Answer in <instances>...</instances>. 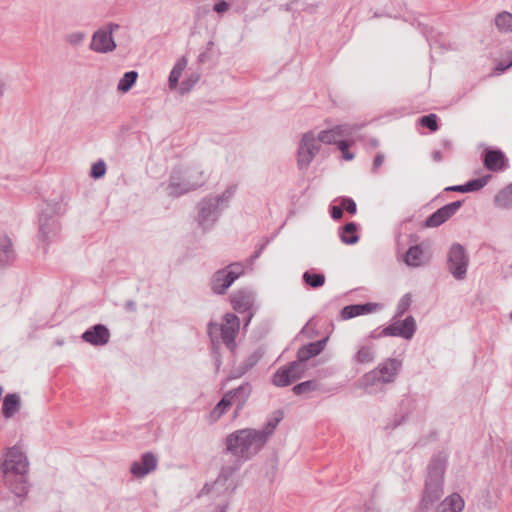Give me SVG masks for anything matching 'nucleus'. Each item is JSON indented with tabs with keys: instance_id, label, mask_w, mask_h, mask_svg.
I'll use <instances>...</instances> for the list:
<instances>
[{
	"instance_id": "obj_14",
	"label": "nucleus",
	"mask_w": 512,
	"mask_h": 512,
	"mask_svg": "<svg viewBox=\"0 0 512 512\" xmlns=\"http://www.w3.org/2000/svg\"><path fill=\"white\" fill-rule=\"evenodd\" d=\"M305 367L292 361L280 367L272 376V383L277 387H287L304 376Z\"/></svg>"
},
{
	"instance_id": "obj_8",
	"label": "nucleus",
	"mask_w": 512,
	"mask_h": 512,
	"mask_svg": "<svg viewBox=\"0 0 512 512\" xmlns=\"http://www.w3.org/2000/svg\"><path fill=\"white\" fill-rule=\"evenodd\" d=\"M202 187V181H190L181 167H175L170 173L166 192L171 197H180Z\"/></svg>"
},
{
	"instance_id": "obj_63",
	"label": "nucleus",
	"mask_w": 512,
	"mask_h": 512,
	"mask_svg": "<svg viewBox=\"0 0 512 512\" xmlns=\"http://www.w3.org/2000/svg\"><path fill=\"white\" fill-rule=\"evenodd\" d=\"M212 490H215V491H216V488H213V487H212V484L206 483V484L204 485V487L202 488L201 492H202V493H209V492H211Z\"/></svg>"
},
{
	"instance_id": "obj_5",
	"label": "nucleus",
	"mask_w": 512,
	"mask_h": 512,
	"mask_svg": "<svg viewBox=\"0 0 512 512\" xmlns=\"http://www.w3.org/2000/svg\"><path fill=\"white\" fill-rule=\"evenodd\" d=\"M402 368V361L396 358H387L378 364L376 368L364 374L362 384L365 387L378 383H393Z\"/></svg>"
},
{
	"instance_id": "obj_16",
	"label": "nucleus",
	"mask_w": 512,
	"mask_h": 512,
	"mask_svg": "<svg viewBox=\"0 0 512 512\" xmlns=\"http://www.w3.org/2000/svg\"><path fill=\"white\" fill-rule=\"evenodd\" d=\"M481 159L484 167L492 172L504 171L509 167L508 158L499 148H485L481 154Z\"/></svg>"
},
{
	"instance_id": "obj_59",
	"label": "nucleus",
	"mask_w": 512,
	"mask_h": 512,
	"mask_svg": "<svg viewBox=\"0 0 512 512\" xmlns=\"http://www.w3.org/2000/svg\"><path fill=\"white\" fill-rule=\"evenodd\" d=\"M409 413H410V411H407L399 419H395L394 424H393V428H396L400 424H402L406 420V418L408 417Z\"/></svg>"
},
{
	"instance_id": "obj_28",
	"label": "nucleus",
	"mask_w": 512,
	"mask_h": 512,
	"mask_svg": "<svg viewBox=\"0 0 512 512\" xmlns=\"http://www.w3.org/2000/svg\"><path fill=\"white\" fill-rule=\"evenodd\" d=\"M358 225L355 222H348L339 229L340 240L346 245H353L359 241L357 233Z\"/></svg>"
},
{
	"instance_id": "obj_47",
	"label": "nucleus",
	"mask_w": 512,
	"mask_h": 512,
	"mask_svg": "<svg viewBox=\"0 0 512 512\" xmlns=\"http://www.w3.org/2000/svg\"><path fill=\"white\" fill-rule=\"evenodd\" d=\"M317 142H321L324 144H336L338 140H336V137L331 129L323 130L319 132L318 137L316 138Z\"/></svg>"
},
{
	"instance_id": "obj_64",
	"label": "nucleus",
	"mask_w": 512,
	"mask_h": 512,
	"mask_svg": "<svg viewBox=\"0 0 512 512\" xmlns=\"http://www.w3.org/2000/svg\"><path fill=\"white\" fill-rule=\"evenodd\" d=\"M6 90V83L2 80H0V97L4 95V92Z\"/></svg>"
},
{
	"instance_id": "obj_26",
	"label": "nucleus",
	"mask_w": 512,
	"mask_h": 512,
	"mask_svg": "<svg viewBox=\"0 0 512 512\" xmlns=\"http://www.w3.org/2000/svg\"><path fill=\"white\" fill-rule=\"evenodd\" d=\"M21 408V399L17 393H8L5 395L2 404V414L4 418H12Z\"/></svg>"
},
{
	"instance_id": "obj_3",
	"label": "nucleus",
	"mask_w": 512,
	"mask_h": 512,
	"mask_svg": "<svg viewBox=\"0 0 512 512\" xmlns=\"http://www.w3.org/2000/svg\"><path fill=\"white\" fill-rule=\"evenodd\" d=\"M225 454L230 453L234 460L231 464L223 465L218 477L216 480L212 483V487L216 488L217 493H224V492H234L236 489V484L234 483L232 476L235 472H237L244 462L247 460H250L253 456L248 451H240L241 447H239L238 444H233L234 447H229V435L226 436L225 439Z\"/></svg>"
},
{
	"instance_id": "obj_34",
	"label": "nucleus",
	"mask_w": 512,
	"mask_h": 512,
	"mask_svg": "<svg viewBox=\"0 0 512 512\" xmlns=\"http://www.w3.org/2000/svg\"><path fill=\"white\" fill-rule=\"evenodd\" d=\"M423 249L420 245L411 246L404 256V261L408 266L416 267L421 264Z\"/></svg>"
},
{
	"instance_id": "obj_40",
	"label": "nucleus",
	"mask_w": 512,
	"mask_h": 512,
	"mask_svg": "<svg viewBox=\"0 0 512 512\" xmlns=\"http://www.w3.org/2000/svg\"><path fill=\"white\" fill-rule=\"evenodd\" d=\"M418 123L431 132H436L439 129L438 126V116L434 113H430L427 115H423L418 119Z\"/></svg>"
},
{
	"instance_id": "obj_21",
	"label": "nucleus",
	"mask_w": 512,
	"mask_h": 512,
	"mask_svg": "<svg viewBox=\"0 0 512 512\" xmlns=\"http://www.w3.org/2000/svg\"><path fill=\"white\" fill-rule=\"evenodd\" d=\"M381 309L379 303H357L346 305L341 309L340 317L342 320H349L357 316L370 314Z\"/></svg>"
},
{
	"instance_id": "obj_62",
	"label": "nucleus",
	"mask_w": 512,
	"mask_h": 512,
	"mask_svg": "<svg viewBox=\"0 0 512 512\" xmlns=\"http://www.w3.org/2000/svg\"><path fill=\"white\" fill-rule=\"evenodd\" d=\"M431 156L435 162H440L443 158L442 153L439 150L433 151Z\"/></svg>"
},
{
	"instance_id": "obj_54",
	"label": "nucleus",
	"mask_w": 512,
	"mask_h": 512,
	"mask_svg": "<svg viewBox=\"0 0 512 512\" xmlns=\"http://www.w3.org/2000/svg\"><path fill=\"white\" fill-rule=\"evenodd\" d=\"M330 215L332 219L340 220L343 217V207L341 206V204L339 206H330Z\"/></svg>"
},
{
	"instance_id": "obj_32",
	"label": "nucleus",
	"mask_w": 512,
	"mask_h": 512,
	"mask_svg": "<svg viewBox=\"0 0 512 512\" xmlns=\"http://www.w3.org/2000/svg\"><path fill=\"white\" fill-rule=\"evenodd\" d=\"M302 279L307 286L313 289L320 288L325 284V275L321 272L316 273L308 270L303 273Z\"/></svg>"
},
{
	"instance_id": "obj_46",
	"label": "nucleus",
	"mask_w": 512,
	"mask_h": 512,
	"mask_svg": "<svg viewBox=\"0 0 512 512\" xmlns=\"http://www.w3.org/2000/svg\"><path fill=\"white\" fill-rule=\"evenodd\" d=\"M106 173V163L103 160H98L94 164H92L90 170V177L94 179L102 178Z\"/></svg>"
},
{
	"instance_id": "obj_30",
	"label": "nucleus",
	"mask_w": 512,
	"mask_h": 512,
	"mask_svg": "<svg viewBox=\"0 0 512 512\" xmlns=\"http://www.w3.org/2000/svg\"><path fill=\"white\" fill-rule=\"evenodd\" d=\"M375 359L374 346L372 344L362 345L353 356V361L357 364H367Z\"/></svg>"
},
{
	"instance_id": "obj_35",
	"label": "nucleus",
	"mask_w": 512,
	"mask_h": 512,
	"mask_svg": "<svg viewBox=\"0 0 512 512\" xmlns=\"http://www.w3.org/2000/svg\"><path fill=\"white\" fill-rule=\"evenodd\" d=\"M186 173V178L190 179V181H202V186L208 179V176L201 165L195 164L192 166L183 169Z\"/></svg>"
},
{
	"instance_id": "obj_50",
	"label": "nucleus",
	"mask_w": 512,
	"mask_h": 512,
	"mask_svg": "<svg viewBox=\"0 0 512 512\" xmlns=\"http://www.w3.org/2000/svg\"><path fill=\"white\" fill-rule=\"evenodd\" d=\"M341 206L343 207V211L346 210L350 215H354L357 211L355 201L349 197H343L341 199Z\"/></svg>"
},
{
	"instance_id": "obj_60",
	"label": "nucleus",
	"mask_w": 512,
	"mask_h": 512,
	"mask_svg": "<svg viewBox=\"0 0 512 512\" xmlns=\"http://www.w3.org/2000/svg\"><path fill=\"white\" fill-rule=\"evenodd\" d=\"M212 357H213V360H214V364L216 366V370L218 371L220 366H221V364H222L221 353L218 354V355L214 354V355H212Z\"/></svg>"
},
{
	"instance_id": "obj_2",
	"label": "nucleus",
	"mask_w": 512,
	"mask_h": 512,
	"mask_svg": "<svg viewBox=\"0 0 512 512\" xmlns=\"http://www.w3.org/2000/svg\"><path fill=\"white\" fill-rule=\"evenodd\" d=\"M448 463L445 451L435 453L426 468V478L419 509L428 511L444 494V475Z\"/></svg>"
},
{
	"instance_id": "obj_58",
	"label": "nucleus",
	"mask_w": 512,
	"mask_h": 512,
	"mask_svg": "<svg viewBox=\"0 0 512 512\" xmlns=\"http://www.w3.org/2000/svg\"><path fill=\"white\" fill-rule=\"evenodd\" d=\"M125 309L128 312H135L136 311V303L133 300L126 301Z\"/></svg>"
},
{
	"instance_id": "obj_24",
	"label": "nucleus",
	"mask_w": 512,
	"mask_h": 512,
	"mask_svg": "<svg viewBox=\"0 0 512 512\" xmlns=\"http://www.w3.org/2000/svg\"><path fill=\"white\" fill-rule=\"evenodd\" d=\"M15 257L11 239L6 234L0 235V268L10 265Z\"/></svg>"
},
{
	"instance_id": "obj_57",
	"label": "nucleus",
	"mask_w": 512,
	"mask_h": 512,
	"mask_svg": "<svg viewBox=\"0 0 512 512\" xmlns=\"http://www.w3.org/2000/svg\"><path fill=\"white\" fill-rule=\"evenodd\" d=\"M445 191H453V192H460V193H466L465 187L462 185H453L445 188Z\"/></svg>"
},
{
	"instance_id": "obj_53",
	"label": "nucleus",
	"mask_w": 512,
	"mask_h": 512,
	"mask_svg": "<svg viewBox=\"0 0 512 512\" xmlns=\"http://www.w3.org/2000/svg\"><path fill=\"white\" fill-rule=\"evenodd\" d=\"M229 8L230 5L225 0H218L213 6V10L218 14H222L228 11Z\"/></svg>"
},
{
	"instance_id": "obj_43",
	"label": "nucleus",
	"mask_w": 512,
	"mask_h": 512,
	"mask_svg": "<svg viewBox=\"0 0 512 512\" xmlns=\"http://www.w3.org/2000/svg\"><path fill=\"white\" fill-rule=\"evenodd\" d=\"M353 141L349 140H338L337 142V148L342 153V158L346 161H351L354 159L355 154L349 151L350 146L352 145Z\"/></svg>"
},
{
	"instance_id": "obj_18",
	"label": "nucleus",
	"mask_w": 512,
	"mask_h": 512,
	"mask_svg": "<svg viewBox=\"0 0 512 512\" xmlns=\"http://www.w3.org/2000/svg\"><path fill=\"white\" fill-rule=\"evenodd\" d=\"M252 393V385L249 382L242 383L239 387L227 391L225 394L232 405H235L234 417L245 407Z\"/></svg>"
},
{
	"instance_id": "obj_4",
	"label": "nucleus",
	"mask_w": 512,
	"mask_h": 512,
	"mask_svg": "<svg viewBox=\"0 0 512 512\" xmlns=\"http://www.w3.org/2000/svg\"><path fill=\"white\" fill-rule=\"evenodd\" d=\"M61 213V202L54 200L43 202L38 216V238L41 242L49 244L57 238L61 230L57 216Z\"/></svg>"
},
{
	"instance_id": "obj_52",
	"label": "nucleus",
	"mask_w": 512,
	"mask_h": 512,
	"mask_svg": "<svg viewBox=\"0 0 512 512\" xmlns=\"http://www.w3.org/2000/svg\"><path fill=\"white\" fill-rule=\"evenodd\" d=\"M85 38V34L82 32H75L68 36L67 40L72 45H79Z\"/></svg>"
},
{
	"instance_id": "obj_22",
	"label": "nucleus",
	"mask_w": 512,
	"mask_h": 512,
	"mask_svg": "<svg viewBox=\"0 0 512 512\" xmlns=\"http://www.w3.org/2000/svg\"><path fill=\"white\" fill-rule=\"evenodd\" d=\"M328 339L329 337L327 336L320 340L302 345L297 351V360L295 361L299 362L300 366H303L305 362L318 356L325 349Z\"/></svg>"
},
{
	"instance_id": "obj_49",
	"label": "nucleus",
	"mask_w": 512,
	"mask_h": 512,
	"mask_svg": "<svg viewBox=\"0 0 512 512\" xmlns=\"http://www.w3.org/2000/svg\"><path fill=\"white\" fill-rule=\"evenodd\" d=\"M209 338H210V343H211V353L212 355L214 354H220V350H221V343L223 342L221 337H220V333H211V334H208Z\"/></svg>"
},
{
	"instance_id": "obj_38",
	"label": "nucleus",
	"mask_w": 512,
	"mask_h": 512,
	"mask_svg": "<svg viewBox=\"0 0 512 512\" xmlns=\"http://www.w3.org/2000/svg\"><path fill=\"white\" fill-rule=\"evenodd\" d=\"M492 178L490 174H486L482 177L471 179L463 184V187H465V192H476L481 190Z\"/></svg>"
},
{
	"instance_id": "obj_27",
	"label": "nucleus",
	"mask_w": 512,
	"mask_h": 512,
	"mask_svg": "<svg viewBox=\"0 0 512 512\" xmlns=\"http://www.w3.org/2000/svg\"><path fill=\"white\" fill-rule=\"evenodd\" d=\"M5 480L11 492L17 497H23L28 493L25 475H9V479L7 475H5Z\"/></svg>"
},
{
	"instance_id": "obj_37",
	"label": "nucleus",
	"mask_w": 512,
	"mask_h": 512,
	"mask_svg": "<svg viewBox=\"0 0 512 512\" xmlns=\"http://www.w3.org/2000/svg\"><path fill=\"white\" fill-rule=\"evenodd\" d=\"M232 406L230 400L226 396V394L223 395V397L220 399V401L215 405L213 410L210 412V418L212 421H217L220 419Z\"/></svg>"
},
{
	"instance_id": "obj_9",
	"label": "nucleus",
	"mask_w": 512,
	"mask_h": 512,
	"mask_svg": "<svg viewBox=\"0 0 512 512\" xmlns=\"http://www.w3.org/2000/svg\"><path fill=\"white\" fill-rule=\"evenodd\" d=\"M198 214L196 221L204 231L210 229L223 211L222 207L214 200L213 195L204 197L197 204Z\"/></svg>"
},
{
	"instance_id": "obj_31",
	"label": "nucleus",
	"mask_w": 512,
	"mask_h": 512,
	"mask_svg": "<svg viewBox=\"0 0 512 512\" xmlns=\"http://www.w3.org/2000/svg\"><path fill=\"white\" fill-rule=\"evenodd\" d=\"M186 65H187L186 58L181 57L180 59L177 60V62L173 66V68L169 74V78H168L169 87L171 89H174L178 86L179 79L182 75L183 70L186 68Z\"/></svg>"
},
{
	"instance_id": "obj_11",
	"label": "nucleus",
	"mask_w": 512,
	"mask_h": 512,
	"mask_svg": "<svg viewBox=\"0 0 512 512\" xmlns=\"http://www.w3.org/2000/svg\"><path fill=\"white\" fill-rule=\"evenodd\" d=\"M320 150V144L312 131L303 134L297 151V166L305 171L310 166L314 157Z\"/></svg>"
},
{
	"instance_id": "obj_48",
	"label": "nucleus",
	"mask_w": 512,
	"mask_h": 512,
	"mask_svg": "<svg viewBox=\"0 0 512 512\" xmlns=\"http://www.w3.org/2000/svg\"><path fill=\"white\" fill-rule=\"evenodd\" d=\"M411 302L412 300L410 293L403 295L397 305L396 316H402L409 309Z\"/></svg>"
},
{
	"instance_id": "obj_7",
	"label": "nucleus",
	"mask_w": 512,
	"mask_h": 512,
	"mask_svg": "<svg viewBox=\"0 0 512 512\" xmlns=\"http://www.w3.org/2000/svg\"><path fill=\"white\" fill-rule=\"evenodd\" d=\"M416 332V321L409 315L402 321L394 322L382 330L375 329L370 332L367 339H379L385 336L401 337L406 340L413 338Z\"/></svg>"
},
{
	"instance_id": "obj_12",
	"label": "nucleus",
	"mask_w": 512,
	"mask_h": 512,
	"mask_svg": "<svg viewBox=\"0 0 512 512\" xmlns=\"http://www.w3.org/2000/svg\"><path fill=\"white\" fill-rule=\"evenodd\" d=\"M120 26L116 23H109L105 27L94 32L90 43V49L98 53H108L116 49V43L112 36Z\"/></svg>"
},
{
	"instance_id": "obj_56",
	"label": "nucleus",
	"mask_w": 512,
	"mask_h": 512,
	"mask_svg": "<svg viewBox=\"0 0 512 512\" xmlns=\"http://www.w3.org/2000/svg\"><path fill=\"white\" fill-rule=\"evenodd\" d=\"M384 155L382 153H377L373 160L372 170L375 172L384 162Z\"/></svg>"
},
{
	"instance_id": "obj_19",
	"label": "nucleus",
	"mask_w": 512,
	"mask_h": 512,
	"mask_svg": "<svg viewBox=\"0 0 512 512\" xmlns=\"http://www.w3.org/2000/svg\"><path fill=\"white\" fill-rule=\"evenodd\" d=\"M81 339L93 346H104L109 342L110 331L104 324H95L83 332Z\"/></svg>"
},
{
	"instance_id": "obj_39",
	"label": "nucleus",
	"mask_w": 512,
	"mask_h": 512,
	"mask_svg": "<svg viewBox=\"0 0 512 512\" xmlns=\"http://www.w3.org/2000/svg\"><path fill=\"white\" fill-rule=\"evenodd\" d=\"M319 383L316 380H307L300 382L293 386L292 391L295 395H302L304 393L312 392L317 390Z\"/></svg>"
},
{
	"instance_id": "obj_41",
	"label": "nucleus",
	"mask_w": 512,
	"mask_h": 512,
	"mask_svg": "<svg viewBox=\"0 0 512 512\" xmlns=\"http://www.w3.org/2000/svg\"><path fill=\"white\" fill-rule=\"evenodd\" d=\"M235 192H236V186L231 185L228 188H226L221 194L213 196V197H214V200L218 203V205L220 207H222V209H224L225 207H227L228 202L233 197Z\"/></svg>"
},
{
	"instance_id": "obj_61",
	"label": "nucleus",
	"mask_w": 512,
	"mask_h": 512,
	"mask_svg": "<svg viewBox=\"0 0 512 512\" xmlns=\"http://www.w3.org/2000/svg\"><path fill=\"white\" fill-rule=\"evenodd\" d=\"M209 59V55L207 52H201L198 56V63L203 64Z\"/></svg>"
},
{
	"instance_id": "obj_44",
	"label": "nucleus",
	"mask_w": 512,
	"mask_h": 512,
	"mask_svg": "<svg viewBox=\"0 0 512 512\" xmlns=\"http://www.w3.org/2000/svg\"><path fill=\"white\" fill-rule=\"evenodd\" d=\"M262 357V354L259 352V351H255L253 352L242 364V370L241 372L239 373L238 376L244 374L245 372H247L249 369H251L253 366H255L258 361L261 359Z\"/></svg>"
},
{
	"instance_id": "obj_17",
	"label": "nucleus",
	"mask_w": 512,
	"mask_h": 512,
	"mask_svg": "<svg viewBox=\"0 0 512 512\" xmlns=\"http://www.w3.org/2000/svg\"><path fill=\"white\" fill-rule=\"evenodd\" d=\"M236 280L237 273L224 268L218 269L211 277L210 288L214 294L223 295Z\"/></svg>"
},
{
	"instance_id": "obj_23",
	"label": "nucleus",
	"mask_w": 512,
	"mask_h": 512,
	"mask_svg": "<svg viewBox=\"0 0 512 512\" xmlns=\"http://www.w3.org/2000/svg\"><path fill=\"white\" fill-rule=\"evenodd\" d=\"M230 301L236 312H248L254 304V293L250 289L242 288L231 295Z\"/></svg>"
},
{
	"instance_id": "obj_45",
	"label": "nucleus",
	"mask_w": 512,
	"mask_h": 512,
	"mask_svg": "<svg viewBox=\"0 0 512 512\" xmlns=\"http://www.w3.org/2000/svg\"><path fill=\"white\" fill-rule=\"evenodd\" d=\"M199 79L200 74L191 73V75L187 79L183 80L180 85L181 94L188 93L193 88V86L199 81Z\"/></svg>"
},
{
	"instance_id": "obj_33",
	"label": "nucleus",
	"mask_w": 512,
	"mask_h": 512,
	"mask_svg": "<svg viewBox=\"0 0 512 512\" xmlns=\"http://www.w3.org/2000/svg\"><path fill=\"white\" fill-rule=\"evenodd\" d=\"M138 78V72L131 70L122 76L117 85V90L122 93H127L135 85Z\"/></svg>"
},
{
	"instance_id": "obj_51",
	"label": "nucleus",
	"mask_w": 512,
	"mask_h": 512,
	"mask_svg": "<svg viewBox=\"0 0 512 512\" xmlns=\"http://www.w3.org/2000/svg\"><path fill=\"white\" fill-rule=\"evenodd\" d=\"M224 269H228L229 272L237 273V279L244 273L243 265L240 262H234L226 267Z\"/></svg>"
},
{
	"instance_id": "obj_29",
	"label": "nucleus",
	"mask_w": 512,
	"mask_h": 512,
	"mask_svg": "<svg viewBox=\"0 0 512 512\" xmlns=\"http://www.w3.org/2000/svg\"><path fill=\"white\" fill-rule=\"evenodd\" d=\"M494 205L501 209H512V183L495 195Z\"/></svg>"
},
{
	"instance_id": "obj_1",
	"label": "nucleus",
	"mask_w": 512,
	"mask_h": 512,
	"mask_svg": "<svg viewBox=\"0 0 512 512\" xmlns=\"http://www.w3.org/2000/svg\"><path fill=\"white\" fill-rule=\"evenodd\" d=\"M283 417V410L277 409L269 416L262 429L244 428L228 434L229 447L232 448L233 444L239 443L240 451H248L252 456L256 455L267 443Z\"/></svg>"
},
{
	"instance_id": "obj_13",
	"label": "nucleus",
	"mask_w": 512,
	"mask_h": 512,
	"mask_svg": "<svg viewBox=\"0 0 512 512\" xmlns=\"http://www.w3.org/2000/svg\"><path fill=\"white\" fill-rule=\"evenodd\" d=\"M28 465L26 455L18 446H13L8 449L6 460L3 463V472L8 478L9 475H25Z\"/></svg>"
},
{
	"instance_id": "obj_20",
	"label": "nucleus",
	"mask_w": 512,
	"mask_h": 512,
	"mask_svg": "<svg viewBox=\"0 0 512 512\" xmlns=\"http://www.w3.org/2000/svg\"><path fill=\"white\" fill-rule=\"evenodd\" d=\"M158 459L150 451L145 452L141 455L140 461H134L130 466V472L137 478H142L157 467Z\"/></svg>"
},
{
	"instance_id": "obj_42",
	"label": "nucleus",
	"mask_w": 512,
	"mask_h": 512,
	"mask_svg": "<svg viewBox=\"0 0 512 512\" xmlns=\"http://www.w3.org/2000/svg\"><path fill=\"white\" fill-rule=\"evenodd\" d=\"M361 128V125H349V124H340L336 125L331 130L333 131L335 137L340 136H348L351 135L353 132L358 131Z\"/></svg>"
},
{
	"instance_id": "obj_55",
	"label": "nucleus",
	"mask_w": 512,
	"mask_h": 512,
	"mask_svg": "<svg viewBox=\"0 0 512 512\" xmlns=\"http://www.w3.org/2000/svg\"><path fill=\"white\" fill-rule=\"evenodd\" d=\"M269 243V239H266L264 241V243H262L261 245H259V247L254 251V253L250 256V261L253 262L254 260H256L257 258L260 257V255L262 254L263 250L265 249L266 245Z\"/></svg>"
},
{
	"instance_id": "obj_6",
	"label": "nucleus",
	"mask_w": 512,
	"mask_h": 512,
	"mask_svg": "<svg viewBox=\"0 0 512 512\" xmlns=\"http://www.w3.org/2000/svg\"><path fill=\"white\" fill-rule=\"evenodd\" d=\"M239 328V318L233 313H226L223 316L222 324L213 321L207 324V334L220 333L223 343L233 353L237 347L236 337L239 333Z\"/></svg>"
},
{
	"instance_id": "obj_25",
	"label": "nucleus",
	"mask_w": 512,
	"mask_h": 512,
	"mask_svg": "<svg viewBox=\"0 0 512 512\" xmlns=\"http://www.w3.org/2000/svg\"><path fill=\"white\" fill-rule=\"evenodd\" d=\"M464 505L462 497L458 493H452L439 504L434 512H461Z\"/></svg>"
},
{
	"instance_id": "obj_36",
	"label": "nucleus",
	"mask_w": 512,
	"mask_h": 512,
	"mask_svg": "<svg viewBox=\"0 0 512 512\" xmlns=\"http://www.w3.org/2000/svg\"><path fill=\"white\" fill-rule=\"evenodd\" d=\"M495 25L500 32H512V14L507 11L500 12L495 17Z\"/></svg>"
},
{
	"instance_id": "obj_15",
	"label": "nucleus",
	"mask_w": 512,
	"mask_h": 512,
	"mask_svg": "<svg viewBox=\"0 0 512 512\" xmlns=\"http://www.w3.org/2000/svg\"><path fill=\"white\" fill-rule=\"evenodd\" d=\"M463 200H457L448 203L441 208L437 209L431 215H429L424 221L423 227L425 228H436L449 220L454 216L457 211L462 207Z\"/></svg>"
},
{
	"instance_id": "obj_10",
	"label": "nucleus",
	"mask_w": 512,
	"mask_h": 512,
	"mask_svg": "<svg viewBox=\"0 0 512 512\" xmlns=\"http://www.w3.org/2000/svg\"><path fill=\"white\" fill-rule=\"evenodd\" d=\"M468 263L465 248L459 243L452 244L447 256V268L455 279L463 280L466 277Z\"/></svg>"
}]
</instances>
